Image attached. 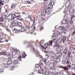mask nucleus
Wrapping results in <instances>:
<instances>
[{
	"label": "nucleus",
	"mask_w": 75,
	"mask_h": 75,
	"mask_svg": "<svg viewBox=\"0 0 75 75\" xmlns=\"http://www.w3.org/2000/svg\"><path fill=\"white\" fill-rule=\"evenodd\" d=\"M45 10L43 11L42 14V16H44L47 13V16L49 17L51 16V9H44Z\"/></svg>",
	"instance_id": "1"
},
{
	"label": "nucleus",
	"mask_w": 75,
	"mask_h": 75,
	"mask_svg": "<svg viewBox=\"0 0 75 75\" xmlns=\"http://www.w3.org/2000/svg\"><path fill=\"white\" fill-rule=\"evenodd\" d=\"M71 65H68L66 67L59 66V67L64 69L65 71H68V70H69V68H71Z\"/></svg>",
	"instance_id": "2"
},
{
	"label": "nucleus",
	"mask_w": 75,
	"mask_h": 75,
	"mask_svg": "<svg viewBox=\"0 0 75 75\" xmlns=\"http://www.w3.org/2000/svg\"><path fill=\"white\" fill-rule=\"evenodd\" d=\"M4 33L1 32V42H3L4 41Z\"/></svg>",
	"instance_id": "3"
},
{
	"label": "nucleus",
	"mask_w": 75,
	"mask_h": 75,
	"mask_svg": "<svg viewBox=\"0 0 75 75\" xmlns=\"http://www.w3.org/2000/svg\"><path fill=\"white\" fill-rule=\"evenodd\" d=\"M52 7H53V6L52 5H51V4H49L48 5V8H47V6H44V9H50V8H52Z\"/></svg>",
	"instance_id": "4"
},
{
	"label": "nucleus",
	"mask_w": 75,
	"mask_h": 75,
	"mask_svg": "<svg viewBox=\"0 0 75 75\" xmlns=\"http://www.w3.org/2000/svg\"><path fill=\"white\" fill-rule=\"evenodd\" d=\"M39 65L40 69L42 70L43 68H44V64H43V63H42V60H41L39 62Z\"/></svg>",
	"instance_id": "5"
},
{
	"label": "nucleus",
	"mask_w": 75,
	"mask_h": 75,
	"mask_svg": "<svg viewBox=\"0 0 75 75\" xmlns=\"http://www.w3.org/2000/svg\"><path fill=\"white\" fill-rule=\"evenodd\" d=\"M15 17H18V19H21V16H20V14L18 13H15Z\"/></svg>",
	"instance_id": "6"
},
{
	"label": "nucleus",
	"mask_w": 75,
	"mask_h": 75,
	"mask_svg": "<svg viewBox=\"0 0 75 75\" xmlns=\"http://www.w3.org/2000/svg\"><path fill=\"white\" fill-rule=\"evenodd\" d=\"M56 56L57 57H58L60 58L62 57V53L61 52H59L58 53L56 54Z\"/></svg>",
	"instance_id": "7"
},
{
	"label": "nucleus",
	"mask_w": 75,
	"mask_h": 75,
	"mask_svg": "<svg viewBox=\"0 0 75 75\" xmlns=\"http://www.w3.org/2000/svg\"><path fill=\"white\" fill-rule=\"evenodd\" d=\"M17 50H13V52L12 53V55H13V57H14L15 58V57H15V56H16V55H17Z\"/></svg>",
	"instance_id": "8"
},
{
	"label": "nucleus",
	"mask_w": 75,
	"mask_h": 75,
	"mask_svg": "<svg viewBox=\"0 0 75 75\" xmlns=\"http://www.w3.org/2000/svg\"><path fill=\"white\" fill-rule=\"evenodd\" d=\"M56 50L57 51H60L63 50V47H58L56 48Z\"/></svg>",
	"instance_id": "9"
},
{
	"label": "nucleus",
	"mask_w": 75,
	"mask_h": 75,
	"mask_svg": "<svg viewBox=\"0 0 75 75\" xmlns=\"http://www.w3.org/2000/svg\"><path fill=\"white\" fill-rule=\"evenodd\" d=\"M54 61L56 63L59 62L61 61L60 59L59 58H55L54 59Z\"/></svg>",
	"instance_id": "10"
},
{
	"label": "nucleus",
	"mask_w": 75,
	"mask_h": 75,
	"mask_svg": "<svg viewBox=\"0 0 75 75\" xmlns=\"http://www.w3.org/2000/svg\"><path fill=\"white\" fill-rule=\"evenodd\" d=\"M73 5L72 4H71L69 5L68 6V8H69V12L70 13L71 12V9L72 8Z\"/></svg>",
	"instance_id": "11"
},
{
	"label": "nucleus",
	"mask_w": 75,
	"mask_h": 75,
	"mask_svg": "<svg viewBox=\"0 0 75 75\" xmlns=\"http://www.w3.org/2000/svg\"><path fill=\"white\" fill-rule=\"evenodd\" d=\"M69 22H68L66 20H63L62 21V23L63 24H65L66 23H67V24H69Z\"/></svg>",
	"instance_id": "12"
},
{
	"label": "nucleus",
	"mask_w": 75,
	"mask_h": 75,
	"mask_svg": "<svg viewBox=\"0 0 75 75\" xmlns=\"http://www.w3.org/2000/svg\"><path fill=\"white\" fill-rule=\"evenodd\" d=\"M1 66H4V67H5V68H8V67H9L8 64L7 63L6 64H4V63L1 64Z\"/></svg>",
	"instance_id": "13"
},
{
	"label": "nucleus",
	"mask_w": 75,
	"mask_h": 75,
	"mask_svg": "<svg viewBox=\"0 0 75 75\" xmlns=\"http://www.w3.org/2000/svg\"><path fill=\"white\" fill-rule=\"evenodd\" d=\"M14 67H15V65H12L10 66L9 69L11 71H13Z\"/></svg>",
	"instance_id": "14"
},
{
	"label": "nucleus",
	"mask_w": 75,
	"mask_h": 75,
	"mask_svg": "<svg viewBox=\"0 0 75 75\" xmlns=\"http://www.w3.org/2000/svg\"><path fill=\"white\" fill-rule=\"evenodd\" d=\"M55 63H50L49 64V67H51L53 66V67H54V65H55Z\"/></svg>",
	"instance_id": "15"
},
{
	"label": "nucleus",
	"mask_w": 75,
	"mask_h": 75,
	"mask_svg": "<svg viewBox=\"0 0 75 75\" xmlns=\"http://www.w3.org/2000/svg\"><path fill=\"white\" fill-rule=\"evenodd\" d=\"M6 63L8 65H11L13 63V62H12V61L11 60H9L7 61Z\"/></svg>",
	"instance_id": "16"
},
{
	"label": "nucleus",
	"mask_w": 75,
	"mask_h": 75,
	"mask_svg": "<svg viewBox=\"0 0 75 75\" xmlns=\"http://www.w3.org/2000/svg\"><path fill=\"white\" fill-rule=\"evenodd\" d=\"M50 4L52 5V6H54L55 4V2L52 1H50Z\"/></svg>",
	"instance_id": "17"
},
{
	"label": "nucleus",
	"mask_w": 75,
	"mask_h": 75,
	"mask_svg": "<svg viewBox=\"0 0 75 75\" xmlns=\"http://www.w3.org/2000/svg\"><path fill=\"white\" fill-rule=\"evenodd\" d=\"M63 74H64V73L62 72V71H60L59 72L56 73V75H61Z\"/></svg>",
	"instance_id": "18"
},
{
	"label": "nucleus",
	"mask_w": 75,
	"mask_h": 75,
	"mask_svg": "<svg viewBox=\"0 0 75 75\" xmlns=\"http://www.w3.org/2000/svg\"><path fill=\"white\" fill-rule=\"evenodd\" d=\"M23 54L22 55V58H25V57L27 56V55L25 54V52H23Z\"/></svg>",
	"instance_id": "19"
},
{
	"label": "nucleus",
	"mask_w": 75,
	"mask_h": 75,
	"mask_svg": "<svg viewBox=\"0 0 75 75\" xmlns=\"http://www.w3.org/2000/svg\"><path fill=\"white\" fill-rule=\"evenodd\" d=\"M21 32H23L24 31H25L26 32V31H27V30H25V28H23L21 29Z\"/></svg>",
	"instance_id": "20"
},
{
	"label": "nucleus",
	"mask_w": 75,
	"mask_h": 75,
	"mask_svg": "<svg viewBox=\"0 0 75 75\" xmlns=\"http://www.w3.org/2000/svg\"><path fill=\"white\" fill-rule=\"evenodd\" d=\"M16 25V23H11V25L12 27H15Z\"/></svg>",
	"instance_id": "21"
},
{
	"label": "nucleus",
	"mask_w": 75,
	"mask_h": 75,
	"mask_svg": "<svg viewBox=\"0 0 75 75\" xmlns=\"http://www.w3.org/2000/svg\"><path fill=\"white\" fill-rule=\"evenodd\" d=\"M1 55H6V52H0Z\"/></svg>",
	"instance_id": "22"
},
{
	"label": "nucleus",
	"mask_w": 75,
	"mask_h": 75,
	"mask_svg": "<svg viewBox=\"0 0 75 75\" xmlns=\"http://www.w3.org/2000/svg\"><path fill=\"white\" fill-rule=\"evenodd\" d=\"M4 0H0V5H3L4 4Z\"/></svg>",
	"instance_id": "23"
},
{
	"label": "nucleus",
	"mask_w": 75,
	"mask_h": 75,
	"mask_svg": "<svg viewBox=\"0 0 75 75\" xmlns=\"http://www.w3.org/2000/svg\"><path fill=\"white\" fill-rule=\"evenodd\" d=\"M11 18V20H13V19H15V18H16V17H15L14 14H13L12 15Z\"/></svg>",
	"instance_id": "24"
},
{
	"label": "nucleus",
	"mask_w": 75,
	"mask_h": 75,
	"mask_svg": "<svg viewBox=\"0 0 75 75\" xmlns=\"http://www.w3.org/2000/svg\"><path fill=\"white\" fill-rule=\"evenodd\" d=\"M11 23H16V21L15 19H13L11 20Z\"/></svg>",
	"instance_id": "25"
},
{
	"label": "nucleus",
	"mask_w": 75,
	"mask_h": 75,
	"mask_svg": "<svg viewBox=\"0 0 75 75\" xmlns=\"http://www.w3.org/2000/svg\"><path fill=\"white\" fill-rule=\"evenodd\" d=\"M38 72L40 74H44V72L43 71L41 70H38Z\"/></svg>",
	"instance_id": "26"
},
{
	"label": "nucleus",
	"mask_w": 75,
	"mask_h": 75,
	"mask_svg": "<svg viewBox=\"0 0 75 75\" xmlns=\"http://www.w3.org/2000/svg\"><path fill=\"white\" fill-rule=\"evenodd\" d=\"M13 63L15 64H17L18 63V60H16L14 61Z\"/></svg>",
	"instance_id": "27"
},
{
	"label": "nucleus",
	"mask_w": 75,
	"mask_h": 75,
	"mask_svg": "<svg viewBox=\"0 0 75 75\" xmlns=\"http://www.w3.org/2000/svg\"><path fill=\"white\" fill-rule=\"evenodd\" d=\"M63 53H64V54H67V48H66L65 49L63 52Z\"/></svg>",
	"instance_id": "28"
},
{
	"label": "nucleus",
	"mask_w": 75,
	"mask_h": 75,
	"mask_svg": "<svg viewBox=\"0 0 75 75\" xmlns=\"http://www.w3.org/2000/svg\"><path fill=\"white\" fill-rule=\"evenodd\" d=\"M66 27L67 28H69L71 27V26L69 24H68L66 26Z\"/></svg>",
	"instance_id": "29"
},
{
	"label": "nucleus",
	"mask_w": 75,
	"mask_h": 75,
	"mask_svg": "<svg viewBox=\"0 0 75 75\" xmlns=\"http://www.w3.org/2000/svg\"><path fill=\"white\" fill-rule=\"evenodd\" d=\"M59 44V42L57 43H56V44L55 45H54V47H59V45H58Z\"/></svg>",
	"instance_id": "30"
},
{
	"label": "nucleus",
	"mask_w": 75,
	"mask_h": 75,
	"mask_svg": "<svg viewBox=\"0 0 75 75\" xmlns=\"http://www.w3.org/2000/svg\"><path fill=\"white\" fill-rule=\"evenodd\" d=\"M53 41L54 43H56V44H57V43L59 42L58 41H57V40L55 39Z\"/></svg>",
	"instance_id": "31"
},
{
	"label": "nucleus",
	"mask_w": 75,
	"mask_h": 75,
	"mask_svg": "<svg viewBox=\"0 0 75 75\" xmlns=\"http://www.w3.org/2000/svg\"><path fill=\"white\" fill-rule=\"evenodd\" d=\"M48 43L49 45H51L52 44V41H49V42Z\"/></svg>",
	"instance_id": "32"
},
{
	"label": "nucleus",
	"mask_w": 75,
	"mask_h": 75,
	"mask_svg": "<svg viewBox=\"0 0 75 75\" xmlns=\"http://www.w3.org/2000/svg\"><path fill=\"white\" fill-rule=\"evenodd\" d=\"M18 24L20 27H21V26H22V23L20 22H18Z\"/></svg>",
	"instance_id": "33"
},
{
	"label": "nucleus",
	"mask_w": 75,
	"mask_h": 75,
	"mask_svg": "<svg viewBox=\"0 0 75 75\" xmlns=\"http://www.w3.org/2000/svg\"><path fill=\"white\" fill-rule=\"evenodd\" d=\"M21 55H20L19 57H18V59H19L21 61Z\"/></svg>",
	"instance_id": "34"
},
{
	"label": "nucleus",
	"mask_w": 75,
	"mask_h": 75,
	"mask_svg": "<svg viewBox=\"0 0 75 75\" xmlns=\"http://www.w3.org/2000/svg\"><path fill=\"white\" fill-rule=\"evenodd\" d=\"M16 7V5L14 4H12L11 6V8H13V7Z\"/></svg>",
	"instance_id": "35"
},
{
	"label": "nucleus",
	"mask_w": 75,
	"mask_h": 75,
	"mask_svg": "<svg viewBox=\"0 0 75 75\" xmlns=\"http://www.w3.org/2000/svg\"><path fill=\"white\" fill-rule=\"evenodd\" d=\"M11 15H9L7 16L8 17V19H10V20H11Z\"/></svg>",
	"instance_id": "36"
},
{
	"label": "nucleus",
	"mask_w": 75,
	"mask_h": 75,
	"mask_svg": "<svg viewBox=\"0 0 75 75\" xmlns=\"http://www.w3.org/2000/svg\"><path fill=\"white\" fill-rule=\"evenodd\" d=\"M39 27H40V31H41L42 30H43V29H44V28L42 26H40Z\"/></svg>",
	"instance_id": "37"
},
{
	"label": "nucleus",
	"mask_w": 75,
	"mask_h": 75,
	"mask_svg": "<svg viewBox=\"0 0 75 75\" xmlns=\"http://www.w3.org/2000/svg\"><path fill=\"white\" fill-rule=\"evenodd\" d=\"M45 74L46 75H49V74H50L49 71H45Z\"/></svg>",
	"instance_id": "38"
},
{
	"label": "nucleus",
	"mask_w": 75,
	"mask_h": 75,
	"mask_svg": "<svg viewBox=\"0 0 75 75\" xmlns=\"http://www.w3.org/2000/svg\"><path fill=\"white\" fill-rule=\"evenodd\" d=\"M20 51L19 50H17L16 51V54H17L18 55H20Z\"/></svg>",
	"instance_id": "39"
},
{
	"label": "nucleus",
	"mask_w": 75,
	"mask_h": 75,
	"mask_svg": "<svg viewBox=\"0 0 75 75\" xmlns=\"http://www.w3.org/2000/svg\"><path fill=\"white\" fill-rule=\"evenodd\" d=\"M60 28H61V30H65V27H60Z\"/></svg>",
	"instance_id": "40"
},
{
	"label": "nucleus",
	"mask_w": 75,
	"mask_h": 75,
	"mask_svg": "<svg viewBox=\"0 0 75 75\" xmlns=\"http://www.w3.org/2000/svg\"><path fill=\"white\" fill-rule=\"evenodd\" d=\"M45 46H46V47H47L48 45H49L48 44V42L44 44Z\"/></svg>",
	"instance_id": "41"
},
{
	"label": "nucleus",
	"mask_w": 75,
	"mask_h": 75,
	"mask_svg": "<svg viewBox=\"0 0 75 75\" xmlns=\"http://www.w3.org/2000/svg\"><path fill=\"white\" fill-rule=\"evenodd\" d=\"M55 58V57L54 56H51V60H52H52H53L54 61V58Z\"/></svg>",
	"instance_id": "42"
},
{
	"label": "nucleus",
	"mask_w": 75,
	"mask_h": 75,
	"mask_svg": "<svg viewBox=\"0 0 75 75\" xmlns=\"http://www.w3.org/2000/svg\"><path fill=\"white\" fill-rule=\"evenodd\" d=\"M39 66H40V65L38 64H36L35 65V67L36 68H38V67H39Z\"/></svg>",
	"instance_id": "43"
},
{
	"label": "nucleus",
	"mask_w": 75,
	"mask_h": 75,
	"mask_svg": "<svg viewBox=\"0 0 75 75\" xmlns=\"http://www.w3.org/2000/svg\"><path fill=\"white\" fill-rule=\"evenodd\" d=\"M0 21H1V22H3L4 21V19L2 18H0Z\"/></svg>",
	"instance_id": "44"
},
{
	"label": "nucleus",
	"mask_w": 75,
	"mask_h": 75,
	"mask_svg": "<svg viewBox=\"0 0 75 75\" xmlns=\"http://www.w3.org/2000/svg\"><path fill=\"white\" fill-rule=\"evenodd\" d=\"M71 53H69V54L67 55L68 57H71Z\"/></svg>",
	"instance_id": "45"
},
{
	"label": "nucleus",
	"mask_w": 75,
	"mask_h": 75,
	"mask_svg": "<svg viewBox=\"0 0 75 75\" xmlns=\"http://www.w3.org/2000/svg\"><path fill=\"white\" fill-rule=\"evenodd\" d=\"M1 72H4V69H1L0 70Z\"/></svg>",
	"instance_id": "46"
},
{
	"label": "nucleus",
	"mask_w": 75,
	"mask_h": 75,
	"mask_svg": "<svg viewBox=\"0 0 75 75\" xmlns=\"http://www.w3.org/2000/svg\"><path fill=\"white\" fill-rule=\"evenodd\" d=\"M60 32H58V31H57V35H60Z\"/></svg>",
	"instance_id": "47"
},
{
	"label": "nucleus",
	"mask_w": 75,
	"mask_h": 75,
	"mask_svg": "<svg viewBox=\"0 0 75 75\" xmlns=\"http://www.w3.org/2000/svg\"><path fill=\"white\" fill-rule=\"evenodd\" d=\"M41 46H42V48H43V49H45V50H46V48H47V47L45 48L42 45H41Z\"/></svg>",
	"instance_id": "48"
},
{
	"label": "nucleus",
	"mask_w": 75,
	"mask_h": 75,
	"mask_svg": "<svg viewBox=\"0 0 75 75\" xmlns=\"http://www.w3.org/2000/svg\"><path fill=\"white\" fill-rule=\"evenodd\" d=\"M25 2H26V3H27L28 4H31V2L29 1H25Z\"/></svg>",
	"instance_id": "49"
},
{
	"label": "nucleus",
	"mask_w": 75,
	"mask_h": 75,
	"mask_svg": "<svg viewBox=\"0 0 75 75\" xmlns=\"http://www.w3.org/2000/svg\"><path fill=\"white\" fill-rule=\"evenodd\" d=\"M6 30L7 31H10V30H9V29L8 28H6Z\"/></svg>",
	"instance_id": "50"
},
{
	"label": "nucleus",
	"mask_w": 75,
	"mask_h": 75,
	"mask_svg": "<svg viewBox=\"0 0 75 75\" xmlns=\"http://www.w3.org/2000/svg\"><path fill=\"white\" fill-rule=\"evenodd\" d=\"M72 68H74L75 67V65L74 64H72L71 66Z\"/></svg>",
	"instance_id": "51"
},
{
	"label": "nucleus",
	"mask_w": 75,
	"mask_h": 75,
	"mask_svg": "<svg viewBox=\"0 0 75 75\" xmlns=\"http://www.w3.org/2000/svg\"><path fill=\"white\" fill-rule=\"evenodd\" d=\"M70 24H71V25H72V24H73V22L72 21H70Z\"/></svg>",
	"instance_id": "52"
},
{
	"label": "nucleus",
	"mask_w": 75,
	"mask_h": 75,
	"mask_svg": "<svg viewBox=\"0 0 75 75\" xmlns=\"http://www.w3.org/2000/svg\"><path fill=\"white\" fill-rule=\"evenodd\" d=\"M52 70H53V73L55 72V71H56V70L55 69H53Z\"/></svg>",
	"instance_id": "53"
},
{
	"label": "nucleus",
	"mask_w": 75,
	"mask_h": 75,
	"mask_svg": "<svg viewBox=\"0 0 75 75\" xmlns=\"http://www.w3.org/2000/svg\"><path fill=\"white\" fill-rule=\"evenodd\" d=\"M75 29L74 30V31L73 32V33H72V35H75Z\"/></svg>",
	"instance_id": "54"
},
{
	"label": "nucleus",
	"mask_w": 75,
	"mask_h": 75,
	"mask_svg": "<svg viewBox=\"0 0 75 75\" xmlns=\"http://www.w3.org/2000/svg\"><path fill=\"white\" fill-rule=\"evenodd\" d=\"M30 20L31 21H33V18L32 17H31L30 18Z\"/></svg>",
	"instance_id": "55"
},
{
	"label": "nucleus",
	"mask_w": 75,
	"mask_h": 75,
	"mask_svg": "<svg viewBox=\"0 0 75 75\" xmlns=\"http://www.w3.org/2000/svg\"><path fill=\"white\" fill-rule=\"evenodd\" d=\"M26 28H28V29H30V26H26Z\"/></svg>",
	"instance_id": "56"
},
{
	"label": "nucleus",
	"mask_w": 75,
	"mask_h": 75,
	"mask_svg": "<svg viewBox=\"0 0 75 75\" xmlns=\"http://www.w3.org/2000/svg\"><path fill=\"white\" fill-rule=\"evenodd\" d=\"M14 30L15 31H17L18 30L17 29H16V28H15L14 29Z\"/></svg>",
	"instance_id": "57"
},
{
	"label": "nucleus",
	"mask_w": 75,
	"mask_h": 75,
	"mask_svg": "<svg viewBox=\"0 0 75 75\" xmlns=\"http://www.w3.org/2000/svg\"><path fill=\"white\" fill-rule=\"evenodd\" d=\"M31 16L29 15L28 16V18H31Z\"/></svg>",
	"instance_id": "58"
},
{
	"label": "nucleus",
	"mask_w": 75,
	"mask_h": 75,
	"mask_svg": "<svg viewBox=\"0 0 75 75\" xmlns=\"http://www.w3.org/2000/svg\"><path fill=\"white\" fill-rule=\"evenodd\" d=\"M70 50H71L72 51V50H74V49H73V48L72 47H71L70 48Z\"/></svg>",
	"instance_id": "59"
},
{
	"label": "nucleus",
	"mask_w": 75,
	"mask_h": 75,
	"mask_svg": "<svg viewBox=\"0 0 75 75\" xmlns=\"http://www.w3.org/2000/svg\"><path fill=\"white\" fill-rule=\"evenodd\" d=\"M74 15H72L71 16V19H72V18H74Z\"/></svg>",
	"instance_id": "60"
},
{
	"label": "nucleus",
	"mask_w": 75,
	"mask_h": 75,
	"mask_svg": "<svg viewBox=\"0 0 75 75\" xmlns=\"http://www.w3.org/2000/svg\"><path fill=\"white\" fill-rule=\"evenodd\" d=\"M34 75V74L33 73H32L30 74V75Z\"/></svg>",
	"instance_id": "61"
},
{
	"label": "nucleus",
	"mask_w": 75,
	"mask_h": 75,
	"mask_svg": "<svg viewBox=\"0 0 75 75\" xmlns=\"http://www.w3.org/2000/svg\"><path fill=\"white\" fill-rule=\"evenodd\" d=\"M38 55V56H40V54H39L38 53L36 54L37 57H38V55Z\"/></svg>",
	"instance_id": "62"
},
{
	"label": "nucleus",
	"mask_w": 75,
	"mask_h": 75,
	"mask_svg": "<svg viewBox=\"0 0 75 75\" xmlns=\"http://www.w3.org/2000/svg\"><path fill=\"white\" fill-rule=\"evenodd\" d=\"M33 28L34 30H35V29H36V27H34Z\"/></svg>",
	"instance_id": "63"
},
{
	"label": "nucleus",
	"mask_w": 75,
	"mask_h": 75,
	"mask_svg": "<svg viewBox=\"0 0 75 75\" xmlns=\"http://www.w3.org/2000/svg\"><path fill=\"white\" fill-rule=\"evenodd\" d=\"M34 0H30V1L31 2H34Z\"/></svg>",
	"instance_id": "64"
}]
</instances>
